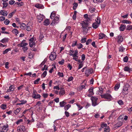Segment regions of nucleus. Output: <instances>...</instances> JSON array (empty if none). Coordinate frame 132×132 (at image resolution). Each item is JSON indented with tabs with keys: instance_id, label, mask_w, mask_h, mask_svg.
<instances>
[{
	"instance_id": "30",
	"label": "nucleus",
	"mask_w": 132,
	"mask_h": 132,
	"mask_svg": "<svg viewBox=\"0 0 132 132\" xmlns=\"http://www.w3.org/2000/svg\"><path fill=\"white\" fill-rule=\"evenodd\" d=\"M95 21L96 22V23L98 24H100L101 23V21L100 18H99V17H98L97 19H95Z\"/></svg>"
},
{
	"instance_id": "59",
	"label": "nucleus",
	"mask_w": 132,
	"mask_h": 132,
	"mask_svg": "<svg viewBox=\"0 0 132 132\" xmlns=\"http://www.w3.org/2000/svg\"><path fill=\"white\" fill-rule=\"evenodd\" d=\"M73 79V77L72 76H71L69 78H68V79L67 80V81L68 82H70L72 81V80Z\"/></svg>"
},
{
	"instance_id": "38",
	"label": "nucleus",
	"mask_w": 132,
	"mask_h": 132,
	"mask_svg": "<svg viewBox=\"0 0 132 132\" xmlns=\"http://www.w3.org/2000/svg\"><path fill=\"white\" fill-rule=\"evenodd\" d=\"M8 41V39L4 38L2 39L1 41V42L2 43H5Z\"/></svg>"
},
{
	"instance_id": "4",
	"label": "nucleus",
	"mask_w": 132,
	"mask_h": 132,
	"mask_svg": "<svg viewBox=\"0 0 132 132\" xmlns=\"http://www.w3.org/2000/svg\"><path fill=\"white\" fill-rule=\"evenodd\" d=\"M101 96L102 98H104L108 100H111L112 98L111 95L108 93H106L103 95H101Z\"/></svg>"
},
{
	"instance_id": "64",
	"label": "nucleus",
	"mask_w": 132,
	"mask_h": 132,
	"mask_svg": "<svg viewBox=\"0 0 132 132\" xmlns=\"http://www.w3.org/2000/svg\"><path fill=\"white\" fill-rule=\"evenodd\" d=\"M118 103L120 105H122L123 104V102L121 100H119L118 101Z\"/></svg>"
},
{
	"instance_id": "16",
	"label": "nucleus",
	"mask_w": 132,
	"mask_h": 132,
	"mask_svg": "<svg viewBox=\"0 0 132 132\" xmlns=\"http://www.w3.org/2000/svg\"><path fill=\"white\" fill-rule=\"evenodd\" d=\"M44 17L42 15H40L38 16L37 18L39 22H40L42 21L44 19Z\"/></svg>"
},
{
	"instance_id": "8",
	"label": "nucleus",
	"mask_w": 132,
	"mask_h": 132,
	"mask_svg": "<svg viewBox=\"0 0 132 132\" xmlns=\"http://www.w3.org/2000/svg\"><path fill=\"white\" fill-rule=\"evenodd\" d=\"M59 17L57 16L55 17L54 19L52 21L51 24L53 25L55 24L58 23L59 22Z\"/></svg>"
},
{
	"instance_id": "56",
	"label": "nucleus",
	"mask_w": 132,
	"mask_h": 132,
	"mask_svg": "<svg viewBox=\"0 0 132 132\" xmlns=\"http://www.w3.org/2000/svg\"><path fill=\"white\" fill-rule=\"evenodd\" d=\"M40 80V79L39 78H37L36 80L34 82V84H38V82Z\"/></svg>"
},
{
	"instance_id": "13",
	"label": "nucleus",
	"mask_w": 132,
	"mask_h": 132,
	"mask_svg": "<svg viewBox=\"0 0 132 132\" xmlns=\"http://www.w3.org/2000/svg\"><path fill=\"white\" fill-rule=\"evenodd\" d=\"M126 28V25L123 24H121L119 28L120 30L121 31H123Z\"/></svg>"
},
{
	"instance_id": "23",
	"label": "nucleus",
	"mask_w": 132,
	"mask_h": 132,
	"mask_svg": "<svg viewBox=\"0 0 132 132\" xmlns=\"http://www.w3.org/2000/svg\"><path fill=\"white\" fill-rule=\"evenodd\" d=\"M35 7L38 9H41L43 8V6L42 4H37L35 5Z\"/></svg>"
},
{
	"instance_id": "10",
	"label": "nucleus",
	"mask_w": 132,
	"mask_h": 132,
	"mask_svg": "<svg viewBox=\"0 0 132 132\" xmlns=\"http://www.w3.org/2000/svg\"><path fill=\"white\" fill-rule=\"evenodd\" d=\"M7 12L4 10H1L0 11V14L5 16H6L7 15Z\"/></svg>"
},
{
	"instance_id": "31",
	"label": "nucleus",
	"mask_w": 132,
	"mask_h": 132,
	"mask_svg": "<svg viewBox=\"0 0 132 132\" xmlns=\"http://www.w3.org/2000/svg\"><path fill=\"white\" fill-rule=\"evenodd\" d=\"M132 29V26L131 25H128L126 27V30H130Z\"/></svg>"
},
{
	"instance_id": "26",
	"label": "nucleus",
	"mask_w": 132,
	"mask_h": 132,
	"mask_svg": "<svg viewBox=\"0 0 132 132\" xmlns=\"http://www.w3.org/2000/svg\"><path fill=\"white\" fill-rule=\"evenodd\" d=\"M99 24L97 23H94L93 24L92 27L93 28L96 29L98 26Z\"/></svg>"
},
{
	"instance_id": "14",
	"label": "nucleus",
	"mask_w": 132,
	"mask_h": 132,
	"mask_svg": "<svg viewBox=\"0 0 132 132\" xmlns=\"http://www.w3.org/2000/svg\"><path fill=\"white\" fill-rule=\"evenodd\" d=\"M14 89V86L13 85H11L9 89L7 90V92H10L13 91Z\"/></svg>"
},
{
	"instance_id": "18",
	"label": "nucleus",
	"mask_w": 132,
	"mask_h": 132,
	"mask_svg": "<svg viewBox=\"0 0 132 132\" xmlns=\"http://www.w3.org/2000/svg\"><path fill=\"white\" fill-rule=\"evenodd\" d=\"M32 97L35 99H38L40 98L41 97V96L39 94H37L34 95H32Z\"/></svg>"
},
{
	"instance_id": "52",
	"label": "nucleus",
	"mask_w": 132,
	"mask_h": 132,
	"mask_svg": "<svg viewBox=\"0 0 132 132\" xmlns=\"http://www.w3.org/2000/svg\"><path fill=\"white\" fill-rule=\"evenodd\" d=\"M128 57L126 56L123 59V61L125 62H127L128 61Z\"/></svg>"
},
{
	"instance_id": "47",
	"label": "nucleus",
	"mask_w": 132,
	"mask_h": 132,
	"mask_svg": "<svg viewBox=\"0 0 132 132\" xmlns=\"http://www.w3.org/2000/svg\"><path fill=\"white\" fill-rule=\"evenodd\" d=\"M21 3H19L18 2H16V3L15 4H17L19 6H21L23 5V4H22V2H21Z\"/></svg>"
},
{
	"instance_id": "63",
	"label": "nucleus",
	"mask_w": 132,
	"mask_h": 132,
	"mask_svg": "<svg viewBox=\"0 0 132 132\" xmlns=\"http://www.w3.org/2000/svg\"><path fill=\"white\" fill-rule=\"evenodd\" d=\"M15 2V1L14 0H11L9 2V3L10 4L12 5Z\"/></svg>"
},
{
	"instance_id": "36",
	"label": "nucleus",
	"mask_w": 132,
	"mask_h": 132,
	"mask_svg": "<svg viewBox=\"0 0 132 132\" xmlns=\"http://www.w3.org/2000/svg\"><path fill=\"white\" fill-rule=\"evenodd\" d=\"M125 49V48L123 47L122 46H121L119 47V51L120 52H122Z\"/></svg>"
},
{
	"instance_id": "54",
	"label": "nucleus",
	"mask_w": 132,
	"mask_h": 132,
	"mask_svg": "<svg viewBox=\"0 0 132 132\" xmlns=\"http://www.w3.org/2000/svg\"><path fill=\"white\" fill-rule=\"evenodd\" d=\"M48 94L47 93H43L42 96L44 98H46L47 97Z\"/></svg>"
},
{
	"instance_id": "39",
	"label": "nucleus",
	"mask_w": 132,
	"mask_h": 132,
	"mask_svg": "<svg viewBox=\"0 0 132 132\" xmlns=\"http://www.w3.org/2000/svg\"><path fill=\"white\" fill-rule=\"evenodd\" d=\"M77 48L78 49H80L82 48L83 47L81 43L77 44Z\"/></svg>"
},
{
	"instance_id": "57",
	"label": "nucleus",
	"mask_w": 132,
	"mask_h": 132,
	"mask_svg": "<svg viewBox=\"0 0 132 132\" xmlns=\"http://www.w3.org/2000/svg\"><path fill=\"white\" fill-rule=\"evenodd\" d=\"M47 75V72L46 71H44L42 74V76L43 77H45Z\"/></svg>"
},
{
	"instance_id": "20",
	"label": "nucleus",
	"mask_w": 132,
	"mask_h": 132,
	"mask_svg": "<svg viewBox=\"0 0 132 132\" xmlns=\"http://www.w3.org/2000/svg\"><path fill=\"white\" fill-rule=\"evenodd\" d=\"M105 36V35L103 34L100 33L99 35V39H103Z\"/></svg>"
},
{
	"instance_id": "61",
	"label": "nucleus",
	"mask_w": 132,
	"mask_h": 132,
	"mask_svg": "<svg viewBox=\"0 0 132 132\" xmlns=\"http://www.w3.org/2000/svg\"><path fill=\"white\" fill-rule=\"evenodd\" d=\"M15 13L14 12H12V13H10L9 15V17L10 18H11L12 17L13 15Z\"/></svg>"
},
{
	"instance_id": "58",
	"label": "nucleus",
	"mask_w": 132,
	"mask_h": 132,
	"mask_svg": "<svg viewBox=\"0 0 132 132\" xmlns=\"http://www.w3.org/2000/svg\"><path fill=\"white\" fill-rule=\"evenodd\" d=\"M64 60L62 59L61 61H59L58 63L60 64L63 65L64 64Z\"/></svg>"
},
{
	"instance_id": "2",
	"label": "nucleus",
	"mask_w": 132,
	"mask_h": 132,
	"mask_svg": "<svg viewBox=\"0 0 132 132\" xmlns=\"http://www.w3.org/2000/svg\"><path fill=\"white\" fill-rule=\"evenodd\" d=\"M130 85L128 83H126L125 86H124L123 91L122 93L124 95H127L128 93V89Z\"/></svg>"
},
{
	"instance_id": "34",
	"label": "nucleus",
	"mask_w": 132,
	"mask_h": 132,
	"mask_svg": "<svg viewBox=\"0 0 132 132\" xmlns=\"http://www.w3.org/2000/svg\"><path fill=\"white\" fill-rule=\"evenodd\" d=\"M120 84H117L115 85L114 88L115 90H117L120 87Z\"/></svg>"
},
{
	"instance_id": "1",
	"label": "nucleus",
	"mask_w": 132,
	"mask_h": 132,
	"mask_svg": "<svg viewBox=\"0 0 132 132\" xmlns=\"http://www.w3.org/2000/svg\"><path fill=\"white\" fill-rule=\"evenodd\" d=\"M82 24V32L84 34H86L88 31L87 28L88 26V23L87 22H84Z\"/></svg>"
},
{
	"instance_id": "62",
	"label": "nucleus",
	"mask_w": 132,
	"mask_h": 132,
	"mask_svg": "<svg viewBox=\"0 0 132 132\" xmlns=\"http://www.w3.org/2000/svg\"><path fill=\"white\" fill-rule=\"evenodd\" d=\"M86 85V84H85L84 85L81 86L79 87V89H82L83 88H84L85 87Z\"/></svg>"
},
{
	"instance_id": "29",
	"label": "nucleus",
	"mask_w": 132,
	"mask_h": 132,
	"mask_svg": "<svg viewBox=\"0 0 132 132\" xmlns=\"http://www.w3.org/2000/svg\"><path fill=\"white\" fill-rule=\"evenodd\" d=\"M71 105L69 104L65 105L64 107V109L65 110H68L71 107Z\"/></svg>"
},
{
	"instance_id": "15",
	"label": "nucleus",
	"mask_w": 132,
	"mask_h": 132,
	"mask_svg": "<svg viewBox=\"0 0 132 132\" xmlns=\"http://www.w3.org/2000/svg\"><path fill=\"white\" fill-rule=\"evenodd\" d=\"M103 92V89L100 87L98 88V90L97 91V93L99 95H101Z\"/></svg>"
},
{
	"instance_id": "12",
	"label": "nucleus",
	"mask_w": 132,
	"mask_h": 132,
	"mask_svg": "<svg viewBox=\"0 0 132 132\" xmlns=\"http://www.w3.org/2000/svg\"><path fill=\"white\" fill-rule=\"evenodd\" d=\"M8 127L9 126L8 124H6L5 125H4L2 129V130L7 131L9 129Z\"/></svg>"
},
{
	"instance_id": "44",
	"label": "nucleus",
	"mask_w": 132,
	"mask_h": 132,
	"mask_svg": "<svg viewBox=\"0 0 132 132\" xmlns=\"http://www.w3.org/2000/svg\"><path fill=\"white\" fill-rule=\"evenodd\" d=\"M93 2L94 3H101L102 2L103 0H93Z\"/></svg>"
},
{
	"instance_id": "43",
	"label": "nucleus",
	"mask_w": 132,
	"mask_h": 132,
	"mask_svg": "<svg viewBox=\"0 0 132 132\" xmlns=\"http://www.w3.org/2000/svg\"><path fill=\"white\" fill-rule=\"evenodd\" d=\"M83 66V63H79V65L78 66V70L80 69Z\"/></svg>"
},
{
	"instance_id": "22",
	"label": "nucleus",
	"mask_w": 132,
	"mask_h": 132,
	"mask_svg": "<svg viewBox=\"0 0 132 132\" xmlns=\"http://www.w3.org/2000/svg\"><path fill=\"white\" fill-rule=\"evenodd\" d=\"M122 22L124 23L130 24L131 23V22L129 21L126 20H124L122 21Z\"/></svg>"
},
{
	"instance_id": "7",
	"label": "nucleus",
	"mask_w": 132,
	"mask_h": 132,
	"mask_svg": "<svg viewBox=\"0 0 132 132\" xmlns=\"http://www.w3.org/2000/svg\"><path fill=\"white\" fill-rule=\"evenodd\" d=\"M25 130V127L22 126H19L17 128V131L19 132H24Z\"/></svg>"
},
{
	"instance_id": "19",
	"label": "nucleus",
	"mask_w": 132,
	"mask_h": 132,
	"mask_svg": "<svg viewBox=\"0 0 132 132\" xmlns=\"http://www.w3.org/2000/svg\"><path fill=\"white\" fill-rule=\"evenodd\" d=\"M93 90V88L92 87H90L88 90V92L90 95H93L94 94Z\"/></svg>"
},
{
	"instance_id": "51",
	"label": "nucleus",
	"mask_w": 132,
	"mask_h": 132,
	"mask_svg": "<svg viewBox=\"0 0 132 132\" xmlns=\"http://www.w3.org/2000/svg\"><path fill=\"white\" fill-rule=\"evenodd\" d=\"M92 41V40L91 39H89L87 40L86 43V45H88L89 43H91Z\"/></svg>"
},
{
	"instance_id": "40",
	"label": "nucleus",
	"mask_w": 132,
	"mask_h": 132,
	"mask_svg": "<svg viewBox=\"0 0 132 132\" xmlns=\"http://www.w3.org/2000/svg\"><path fill=\"white\" fill-rule=\"evenodd\" d=\"M35 43L34 42H29V45L30 47H32L33 46L35 45Z\"/></svg>"
},
{
	"instance_id": "49",
	"label": "nucleus",
	"mask_w": 132,
	"mask_h": 132,
	"mask_svg": "<svg viewBox=\"0 0 132 132\" xmlns=\"http://www.w3.org/2000/svg\"><path fill=\"white\" fill-rule=\"evenodd\" d=\"M44 37L43 34H40L39 37V40L41 41L44 38Z\"/></svg>"
},
{
	"instance_id": "17",
	"label": "nucleus",
	"mask_w": 132,
	"mask_h": 132,
	"mask_svg": "<svg viewBox=\"0 0 132 132\" xmlns=\"http://www.w3.org/2000/svg\"><path fill=\"white\" fill-rule=\"evenodd\" d=\"M50 22L48 19H46L45 20L44 22H43L44 24L46 26H47L50 23Z\"/></svg>"
},
{
	"instance_id": "35",
	"label": "nucleus",
	"mask_w": 132,
	"mask_h": 132,
	"mask_svg": "<svg viewBox=\"0 0 132 132\" xmlns=\"http://www.w3.org/2000/svg\"><path fill=\"white\" fill-rule=\"evenodd\" d=\"M65 93V91L64 90H60L59 93V94L60 95H64Z\"/></svg>"
},
{
	"instance_id": "46",
	"label": "nucleus",
	"mask_w": 132,
	"mask_h": 132,
	"mask_svg": "<svg viewBox=\"0 0 132 132\" xmlns=\"http://www.w3.org/2000/svg\"><path fill=\"white\" fill-rule=\"evenodd\" d=\"M57 75L59 76V77H63L64 76L63 73L62 72H59L58 73Z\"/></svg>"
},
{
	"instance_id": "45",
	"label": "nucleus",
	"mask_w": 132,
	"mask_h": 132,
	"mask_svg": "<svg viewBox=\"0 0 132 132\" xmlns=\"http://www.w3.org/2000/svg\"><path fill=\"white\" fill-rule=\"evenodd\" d=\"M11 50L10 48H7L6 49L3 51V54H5L8 52V51Z\"/></svg>"
},
{
	"instance_id": "55",
	"label": "nucleus",
	"mask_w": 132,
	"mask_h": 132,
	"mask_svg": "<svg viewBox=\"0 0 132 132\" xmlns=\"http://www.w3.org/2000/svg\"><path fill=\"white\" fill-rule=\"evenodd\" d=\"M10 21L7 19H6V21L4 22V23L6 25L10 23Z\"/></svg>"
},
{
	"instance_id": "24",
	"label": "nucleus",
	"mask_w": 132,
	"mask_h": 132,
	"mask_svg": "<svg viewBox=\"0 0 132 132\" xmlns=\"http://www.w3.org/2000/svg\"><path fill=\"white\" fill-rule=\"evenodd\" d=\"M66 104V103L64 101L60 102V106L61 107H63Z\"/></svg>"
},
{
	"instance_id": "42",
	"label": "nucleus",
	"mask_w": 132,
	"mask_h": 132,
	"mask_svg": "<svg viewBox=\"0 0 132 132\" xmlns=\"http://www.w3.org/2000/svg\"><path fill=\"white\" fill-rule=\"evenodd\" d=\"M87 38H82L81 40V43H84L86 41Z\"/></svg>"
},
{
	"instance_id": "27",
	"label": "nucleus",
	"mask_w": 132,
	"mask_h": 132,
	"mask_svg": "<svg viewBox=\"0 0 132 132\" xmlns=\"http://www.w3.org/2000/svg\"><path fill=\"white\" fill-rule=\"evenodd\" d=\"M21 109V108L17 109L16 110L14 111V113L16 114H17L20 111V110Z\"/></svg>"
},
{
	"instance_id": "60",
	"label": "nucleus",
	"mask_w": 132,
	"mask_h": 132,
	"mask_svg": "<svg viewBox=\"0 0 132 132\" xmlns=\"http://www.w3.org/2000/svg\"><path fill=\"white\" fill-rule=\"evenodd\" d=\"M20 101L21 102V104H25L26 103H27V102L26 101L24 100L21 101Z\"/></svg>"
},
{
	"instance_id": "37",
	"label": "nucleus",
	"mask_w": 132,
	"mask_h": 132,
	"mask_svg": "<svg viewBox=\"0 0 132 132\" xmlns=\"http://www.w3.org/2000/svg\"><path fill=\"white\" fill-rule=\"evenodd\" d=\"M0 107L2 109L4 110L6 108V105L5 104H2L1 106Z\"/></svg>"
},
{
	"instance_id": "41",
	"label": "nucleus",
	"mask_w": 132,
	"mask_h": 132,
	"mask_svg": "<svg viewBox=\"0 0 132 132\" xmlns=\"http://www.w3.org/2000/svg\"><path fill=\"white\" fill-rule=\"evenodd\" d=\"M77 41H75L73 42V43L72 44L71 46L72 47H74L76 46H77Z\"/></svg>"
},
{
	"instance_id": "32",
	"label": "nucleus",
	"mask_w": 132,
	"mask_h": 132,
	"mask_svg": "<svg viewBox=\"0 0 132 132\" xmlns=\"http://www.w3.org/2000/svg\"><path fill=\"white\" fill-rule=\"evenodd\" d=\"M55 16V14L54 12H53L51 13L50 17L52 19H53L54 18Z\"/></svg>"
},
{
	"instance_id": "28",
	"label": "nucleus",
	"mask_w": 132,
	"mask_h": 132,
	"mask_svg": "<svg viewBox=\"0 0 132 132\" xmlns=\"http://www.w3.org/2000/svg\"><path fill=\"white\" fill-rule=\"evenodd\" d=\"M12 32L14 34L16 35L19 33V31L18 30L15 29H14L12 30Z\"/></svg>"
},
{
	"instance_id": "3",
	"label": "nucleus",
	"mask_w": 132,
	"mask_h": 132,
	"mask_svg": "<svg viewBox=\"0 0 132 132\" xmlns=\"http://www.w3.org/2000/svg\"><path fill=\"white\" fill-rule=\"evenodd\" d=\"M93 72V70L92 68H86V71H85V76L88 77L89 75L92 73Z\"/></svg>"
},
{
	"instance_id": "25",
	"label": "nucleus",
	"mask_w": 132,
	"mask_h": 132,
	"mask_svg": "<svg viewBox=\"0 0 132 132\" xmlns=\"http://www.w3.org/2000/svg\"><path fill=\"white\" fill-rule=\"evenodd\" d=\"M118 42L119 43H120L123 40V38L121 36H118Z\"/></svg>"
},
{
	"instance_id": "21",
	"label": "nucleus",
	"mask_w": 132,
	"mask_h": 132,
	"mask_svg": "<svg viewBox=\"0 0 132 132\" xmlns=\"http://www.w3.org/2000/svg\"><path fill=\"white\" fill-rule=\"evenodd\" d=\"M123 70L124 71H127L129 72H130V68L128 66L125 67L124 69Z\"/></svg>"
},
{
	"instance_id": "50",
	"label": "nucleus",
	"mask_w": 132,
	"mask_h": 132,
	"mask_svg": "<svg viewBox=\"0 0 132 132\" xmlns=\"http://www.w3.org/2000/svg\"><path fill=\"white\" fill-rule=\"evenodd\" d=\"M3 8L4 7H6L8 5V3L6 2H4L3 3Z\"/></svg>"
},
{
	"instance_id": "33",
	"label": "nucleus",
	"mask_w": 132,
	"mask_h": 132,
	"mask_svg": "<svg viewBox=\"0 0 132 132\" xmlns=\"http://www.w3.org/2000/svg\"><path fill=\"white\" fill-rule=\"evenodd\" d=\"M78 6V4L77 3H75L73 4V9L74 10H75Z\"/></svg>"
},
{
	"instance_id": "11",
	"label": "nucleus",
	"mask_w": 132,
	"mask_h": 132,
	"mask_svg": "<svg viewBox=\"0 0 132 132\" xmlns=\"http://www.w3.org/2000/svg\"><path fill=\"white\" fill-rule=\"evenodd\" d=\"M122 124V122L121 121H119L115 125V127L117 128L121 126Z\"/></svg>"
},
{
	"instance_id": "5",
	"label": "nucleus",
	"mask_w": 132,
	"mask_h": 132,
	"mask_svg": "<svg viewBox=\"0 0 132 132\" xmlns=\"http://www.w3.org/2000/svg\"><path fill=\"white\" fill-rule=\"evenodd\" d=\"M56 56V53L54 52H52L49 56L50 60L51 61L54 60Z\"/></svg>"
},
{
	"instance_id": "53",
	"label": "nucleus",
	"mask_w": 132,
	"mask_h": 132,
	"mask_svg": "<svg viewBox=\"0 0 132 132\" xmlns=\"http://www.w3.org/2000/svg\"><path fill=\"white\" fill-rule=\"evenodd\" d=\"M22 49L24 52H26L28 49V48L27 47H23Z\"/></svg>"
},
{
	"instance_id": "9",
	"label": "nucleus",
	"mask_w": 132,
	"mask_h": 132,
	"mask_svg": "<svg viewBox=\"0 0 132 132\" xmlns=\"http://www.w3.org/2000/svg\"><path fill=\"white\" fill-rule=\"evenodd\" d=\"M25 41V40H23L20 44H18V46L22 47L25 46L27 45H28V44L27 43L24 42V41Z\"/></svg>"
},
{
	"instance_id": "48",
	"label": "nucleus",
	"mask_w": 132,
	"mask_h": 132,
	"mask_svg": "<svg viewBox=\"0 0 132 132\" xmlns=\"http://www.w3.org/2000/svg\"><path fill=\"white\" fill-rule=\"evenodd\" d=\"M104 132H109V128L108 127H105L104 129Z\"/></svg>"
},
{
	"instance_id": "6",
	"label": "nucleus",
	"mask_w": 132,
	"mask_h": 132,
	"mask_svg": "<svg viewBox=\"0 0 132 132\" xmlns=\"http://www.w3.org/2000/svg\"><path fill=\"white\" fill-rule=\"evenodd\" d=\"M98 98L95 97H92L91 98V100L92 102V104L93 106H94L97 105L96 103L97 101Z\"/></svg>"
}]
</instances>
